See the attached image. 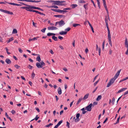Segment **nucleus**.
Returning <instances> with one entry per match:
<instances>
[{
	"instance_id": "nucleus-15",
	"label": "nucleus",
	"mask_w": 128,
	"mask_h": 128,
	"mask_svg": "<svg viewBox=\"0 0 128 128\" xmlns=\"http://www.w3.org/2000/svg\"><path fill=\"white\" fill-rule=\"evenodd\" d=\"M127 89L126 88H123L119 90L117 92V93H119L120 92H121L125 90L126 89Z\"/></svg>"
},
{
	"instance_id": "nucleus-51",
	"label": "nucleus",
	"mask_w": 128,
	"mask_h": 128,
	"mask_svg": "<svg viewBox=\"0 0 128 128\" xmlns=\"http://www.w3.org/2000/svg\"><path fill=\"white\" fill-rule=\"evenodd\" d=\"M106 9V12H107V15H108V19H109V12H108V8H106V9Z\"/></svg>"
},
{
	"instance_id": "nucleus-42",
	"label": "nucleus",
	"mask_w": 128,
	"mask_h": 128,
	"mask_svg": "<svg viewBox=\"0 0 128 128\" xmlns=\"http://www.w3.org/2000/svg\"><path fill=\"white\" fill-rule=\"evenodd\" d=\"M115 98L114 97H113L112 98V105H113L114 104V101H115Z\"/></svg>"
},
{
	"instance_id": "nucleus-6",
	"label": "nucleus",
	"mask_w": 128,
	"mask_h": 128,
	"mask_svg": "<svg viewBox=\"0 0 128 128\" xmlns=\"http://www.w3.org/2000/svg\"><path fill=\"white\" fill-rule=\"evenodd\" d=\"M92 104H90V105L86 107L85 109L87 110L88 111H90L92 110Z\"/></svg>"
},
{
	"instance_id": "nucleus-57",
	"label": "nucleus",
	"mask_w": 128,
	"mask_h": 128,
	"mask_svg": "<svg viewBox=\"0 0 128 128\" xmlns=\"http://www.w3.org/2000/svg\"><path fill=\"white\" fill-rule=\"evenodd\" d=\"M35 75V74L34 73V72H33L32 73V78H34V77Z\"/></svg>"
},
{
	"instance_id": "nucleus-19",
	"label": "nucleus",
	"mask_w": 128,
	"mask_h": 128,
	"mask_svg": "<svg viewBox=\"0 0 128 128\" xmlns=\"http://www.w3.org/2000/svg\"><path fill=\"white\" fill-rule=\"evenodd\" d=\"M5 62L8 64H10L11 63V61L9 58H6V60Z\"/></svg>"
},
{
	"instance_id": "nucleus-39",
	"label": "nucleus",
	"mask_w": 128,
	"mask_h": 128,
	"mask_svg": "<svg viewBox=\"0 0 128 128\" xmlns=\"http://www.w3.org/2000/svg\"><path fill=\"white\" fill-rule=\"evenodd\" d=\"M53 125V124L52 123H50L49 124H47L45 126L46 127H49L50 126Z\"/></svg>"
},
{
	"instance_id": "nucleus-5",
	"label": "nucleus",
	"mask_w": 128,
	"mask_h": 128,
	"mask_svg": "<svg viewBox=\"0 0 128 128\" xmlns=\"http://www.w3.org/2000/svg\"><path fill=\"white\" fill-rule=\"evenodd\" d=\"M0 11L2 12H4V13L8 14H10L12 15L13 14V13L12 12H10L8 11L4 10L2 9H0Z\"/></svg>"
},
{
	"instance_id": "nucleus-16",
	"label": "nucleus",
	"mask_w": 128,
	"mask_h": 128,
	"mask_svg": "<svg viewBox=\"0 0 128 128\" xmlns=\"http://www.w3.org/2000/svg\"><path fill=\"white\" fill-rule=\"evenodd\" d=\"M67 11L66 10H62L59 9H58V12L62 13L63 12V14H64V12H66Z\"/></svg>"
},
{
	"instance_id": "nucleus-28",
	"label": "nucleus",
	"mask_w": 128,
	"mask_h": 128,
	"mask_svg": "<svg viewBox=\"0 0 128 128\" xmlns=\"http://www.w3.org/2000/svg\"><path fill=\"white\" fill-rule=\"evenodd\" d=\"M78 6L76 4H72L71 5V6L73 8H75L77 7Z\"/></svg>"
},
{
	"instance_id": "nucleus-44",
	"label": "nucleus",
	"mask_w": 128,
	"mask_h": 128,
	"mask_svg": "<svg viewBox=\"0 0 128 128\" xmlns=\"http://www.w3.org/2000/svg\"><path fill=\"white\" fill-rule=\"evenodd\" d=\"M120 118V116L118 118L116 122V123H115L114 124H116L119 122V120Z\"/></svg>"
},
{
	"instance_id": "nucleus-10",
	"label": "nucleus",
	"mask_w": 128,
	"mask_h": 128,
	"mask_svg": "<svg viewBox=\"0 0 128 128\" xmlns=\"http://www.w3.org/2000/svg\"><path fill=\"white\" fill-rule=\"evenodd\" d=\"M124 45L125 47H127L128 51V39L127 38H126L125 41Z\"/></svg>"
},
{
	"instance_id": "nucleus-22",
	"label": "nucleus",
	"mask_w": 128,
	"mask_h": 128,
	"mask_svg": "<svg viewBox=\"0 0 128 128\" xmlns=\"http://www.w3.org/2000/svg\"><path fill=\"white\" fill-rule=\"evenodd\" d=\"M67 33V32H64V31H62L60 32L59 34L60 35H65Z\"/></svg>"
},
{
	"instance_id": "nucleus-55",
	"label": "nucleus",
	"mask_w": 128,
	"mask_h": 128,
	"mask_svg": "<svg viewBox=\"0 0 128 128\" xmlns=\"http://www.w3.org/2000/svg\"><path fill=\"white\" fill-rule=\"evenodd\" d=\"M99 80H98L95 83H94V86H95L99 82Z\"/></svg>"
},
{
	"instance_id": "nucleus-53",
	"label": "nucleus",
	"mask_w": 128,
	"mask_h": 128,
	"mask_svg": "<svg viewBox=\"0 0 128 128\" xmlns=\"http://www.w3.org/2000/svg\"><path fill=\"white\" fill-rule=\"evenodd\" d=\"M51 10L52 11L58 12V9H51Z\"/></svg>"
},
{
	"instance_id": "nucleus-20",
	"label": "nucleus",
	"mask_w": 128,
	"mask_h": 128,
	"mask_svg": "<svg viewBox=\"0 0 128 128\" xmlns=\"http://www.w3.org/2000/svg\"><path fill=\"white\" fill-rule=\"evenodd\" d=\"M39 37H37L36 38V37H34V38H30V39L29 40H28V41H29V42H30V41H31L32 40H37V39H38V38H39Z\"/></svg>"
},
{
	"instance_id": "nucleus-30",
	"label": "nucleus",
	"mask_w": 128,
	"mask_h": 128,
	"mask_svg": "<svg viewBox=\"0 0 128 128\" xmlns=\"http://www.w3.org/2000/svg\"><path fill=\"white\" fill-rule=\"evenodd\" d=\"M17 32V31L16 29H13L12 33L13 34H16Z\"/></svg>"
},
{
	"instance_id": "nucleus-35",
	"label": "nucleus",
	"mask_w": 128,
	"mask_h": 128,
	"mask_svg": "<svg viewBox=\"0 0 128 128\" xmlns=\"http://www.w3.org/2000/svg\"><path fill=\"white\" fill-rule=\"evenodd\" d=\"M38 116L37 115L36 116V117L34 118V119H32V120L31 121V122L32 121V120H36V121L37 120H38V118H39V117H38Z\"/></svg>"
},
{
	"instance_id": "nucleus-64",
	"label": "nucleus",
	"mask_w": 128,
	"mask_h": 128,
	"mask_svg": "<svg viewBox=\"0 0 128 128\" xmlns=\"http://www.w3.org/2000/svg\"><path fill=\"white\" fill-rule=\"evenodd\" d=\"M35 109L37 110L38 112H40V110L38 108H36Z\"/></svg>"
},
{
	"instance_id": "nucleus-38",
	"label": "nucleus",
	"mask_w": 128,
	"mask_h": 128,
	"mask_svg": "<svg viewBox=\"0 0 128 128\" xmlns=\"http://www.w3.org/2000/svg\"><path fill=\"white\" fill-rule=\"evenodd\" d=\"M82 100V98H80L78 99V102H77V103H76V104H78L79 103L81 102Z\"/></svg>"
},
{
	"instance_id": "nucleus-52",
	"label": "nucleus",
	"mask_w": 128,
	"mask_h": 128,
	"mask_svg": "<svg viewBox=\"0 0 128 128\" xmlns=\"http://www.w3.org/2000/svg\"><path fill=\"white\" fill-rule=\"evenodd\" d=\"M106 9V12H107V15H108V19H109V12H108V8H106V9Z\"/></svg>"
},
{
	"instance_id": "nucleus-3",
	"label": "nucleus",
	"mask_w": 128,
	"mask_h": 128,
	"mask_svg": "<svg viewBox=\"0 0 128 128\" xmlns=\"http://www.w3.org/2000/svg\"><path fill=\"white\" fill-rule=\"evenodd\" d=\"M117 78L115 76H114L113 78L111 79L109 82L108 83V84L106 86V87H109L111 86V84H113L115 80Z\"/></svg>"
},
{
	"instance_id": "nucleus-17",
	"label": "nucleus",
	"mask_w": 128,
	"mask_h": 128,
	"mask_svg": "<svg viewBox=\"0 0 128 128\" xmlns=\"http://www.w3.org/2000/svg\"><path fill=\"white\" fill-rule=\"evenodd\" d=\"M36 66L37 68H42L41 64L39 62H37L36 64Z\"/></svg>"
},
{
	"instance_id": "nucleus-62",
	"label": "nucleus",
	"mask_w": 128,
	"mask_h": 128,
	"mask_svg": "<svg viewBox=\"0 0 128 128\" xmlns=\"http://www.w3.org/2000/svg\"><path fill=\"white\" fill-rule=\"evenodd\" d=\"M58 38L60 40H62L63 39V38L60 36H59L58 37Z\"/></svg>"
},
{
	"instance_id": "nucleus-18",
	"label": "nucleus",
	"mask_w": 128,
	"mask_h": 128,
	"mask_svg": "<svg viewBox=\"0 0 128 128\" xmlns=\"http://www.w3.org/2000/svg\"><path fill=\"white\" fill-rule=\"evenodd\" d=\"M86 22H88V23L89 26H90V28H91L92 30V32L93 33L94 32V29H93V27L92 26L91 24L90 23V22H89L88 21H87Z\"/></svg>"
},
{
	"instance_id": "nucleus-63",
	"label": "nucleus",
	"mask_w": 128,
	"mask_h": 128,
	"mask_svg": "<svg viewBox=\"0 0 128 128\" xmlns=\"http://www.w3.org/2000/svg\"><path fill=\"white\" fill-rule=\"evenodd\" d=\"M11 112L12 113V114H14L15 113H16L15 111L14 110H12Z\"/></svg>"
},
{
	"instance_id": "nucleus-1",
	"label": "nucleus",
	"mask_w": 128,
	"mask_h": 128,
	"mask_svg": "<svg viewBox=\"0 0 128 128\" xmlns=\"http://www.w3.org/2000/svg\"><path fill=\"white\" fill-rule=\"evenodd\" d=\"M48 2L50 3H53L52 4L58 6H65L66 4L65 3L66 1H64L50 0Z\"/></svg>"
},
{
	"instance_id": "nucleus-36",
	"label": "nucleus",
	"mask_w": 128,
	"mask_h": 128,
	"mask_svg": "<svg viewBox=\"0 0 128 128\" xmlns=\"http://www.w3.org/2000/svg\"><path fill=\"white\" fill-rule=\"evenodd\" d=\"M62 122V120H60L58 122V123L56 125H57V126H59L60 124Z\"/></svg>"
},
{
	"instance_id": "nucleus-37",
	"label": "nucleus",
	"mask_w": 128,
	"mask_h": 128,
	"mask_svg": "<svg viewBox=\"0 0 128 128\" xmlns=\"http://www.w3.org/2000/svg\"><path fill=\"white\" fill-rule=\"evenodd\" d=\"M78 26H80V25L77 24H73V26L74 27H76Z\"/></svg>"
},
{
	"instance_id": "nucleus-32",
	"label": "nucleus",
	"mask_w": 128,
	"mask_h": 128,
	"mask_svg": "<svg viewBox=\"0 0 128 128\" xmlns=\"http://www.w3.org/2000/svg\"><path fill=\"white\" fill-rule=\"evenodd\" d=\"M78 2L80 3H85L86 2L83 0H79Z\"/></svg>"
},
{
	"instance_id": "nucleus-41",
	"label": "nucleus",
	"mask_w": 128,
	"mask_h": 128,
	"mask_svg": "<svg viewBox=\"0 0 128 128\" xmlns=\"http://www.w3.org/2000/svg\"><path fill=\"white\" fill-rule=\"evenodd\" d=\"M13 38H10L9 40H8V43H9L11 41H12V40H14Z\"/></svg>"
},
{
	"instance_id": "nucleus-45",
	"label": "nucleus",
	"mask_w": 128,
	"mask_h": 128,
	"mask_svg": "<svg viewBox=\"0 0 128 128\" xmlns=\"http://www.w3.org/2000/svg\"><path fill=\"white\" fill-rule=\"evenodd\" d=\"M46 28H44L42 29L41 30V31L43 33L45 32L46 30Z\"/></svg>"
},
{
	"instance_id": "nucleus-43",
	"label": "nucleus",
	"mask_w": 128,
	"mask_h": 128,
	"mask_svg": "<svg viewBox=\"0 0 128 128\" xmlns=\"http://www.w3.org/2000/svg\"><path fill=\"white\" fill-rule=\"evenodd\" d=\"M14 66L17 69H19L20 67V66H18L17 64H16L14 65Z\"/></svg>"
},
{
	"instance_id": "nucleus-25",
	"label": "nucleus",
	"mask_w": 128,
	"mask_h": 128,
	"mask_svg": "<svg viewBox=\"0 0 128 128\" xmlns=\"http://www.w3.org/2000/svg\"><path fill=\"white\" fill-rule=\"evenodd\" d=\"M41 1V0H30L29 2H40Z\"/></svg>"
},
{
	"instance_id": "nucleus-50",
	"label": "nucleus",
	"mask_w": 128,
	"mask_h": 128,
	"mask_svg": "<svg viewBox=\"0 0 128 128\" xmlns=\"http://www.w3.org/2000/svg\"><path fill=\"white\" fill-rule=\"evenodd\" d=\"M71 28L69 27L68 28H67L66 29H65V30L67 31V32L69 31L70 30Z\"/></svg>"
},
{
	"instance_id": "nucleus-40",
	"label": "nucleus",
	"mask_w": 128,
	"mask_h": 128,
	"mask_svg": "<svg viewBox=\"0 0 128 128\" xmlns=\"http://www.w3.org/2000/svg\"><path fill=\"white\" fill-rule=\"evenodd\" d=\"M88 5V3L85 4L84 5V7L85 8L86 10H87L88 9V8L87 7V6Z\"/></svg>"
},
{
	"instance_id": "nucleus-27",
	"label": "nucleus",
	"mask_w": 128,
	"mask_h": 128,
	"mask_svg": "<svg viewBox=\"0 0 128 128\" xmlns=\"http://www.w3.org/2000/svg\"><path fill=\"white\" fill-rule=\"evenodd\" d=\"M52 38L54 41H57L58 40V38L57 37L55 36H52Z\"/></svg>"
},
{
	"instance_id": "nucleus-14",
	"label": "nucleus",
	"mask_w": 128,
	"mask_h": 128,
	"mask_svg": "<svg viewBox=\"0 0 128 128\" xmlns=\"http://www.w3.org/2000/svg\"><path fill=\"white\" fill-rule=\"evenodd\" d=\"M54 16L55 17H57L59 18H61L65 17V16L62 15H55Z\"/></svg>"
},
{
	"instance_id": "nucleus-60",
	"label": "nucleus",
	"mask_w": 128,
	"mask_h": 128,
	"mask_svg": "<svg viewBox=\"0 0 128 128\" xmlns=\"http://www.w3.org/2000/svg\"><path fill=\"white\" fill-rule=\"evenodd\" d=\"M80 116V114L79 113L77 114L76 115V118H79Z\"/></svg>"
},
{
	"instance_id": "nucleus-49",
	"label": "nucleus",
	"mask_w": 128,
	"mask_h": 128,
	"mask_svg": "<svg viewBox=\"0 0 128 128\" xmlns=\"http://www.w3.org/2000/svg\"><path fill=\"white\" fill-rule=\"evenodd\" d=\"M105 41H104L102 43V49L104 50V45Z\"/></svg>"
},
{
	"instance_id": "nucleus-7",
	"label": "nucleus",
	"mask_w": 128,
	"mask_h": 128,
	"mask_svg": "<svg viewBox=\"0 0 128 128\" xmlns=\"http://www.w3.org/2000/svg\"><path fill=\"white\" fill-rule=\"evenodd\" d=\"M58 22L59 27L62 26L65 24L64 21L62 20Z\"/></svg>"
},
{
	"instance_id": "nucleus-2",
	"label": "nucleus",
	"mask_w": 128,
	"mask_h": 128,
	"mask_svg": "<svg viewBox=\"0 0 128 128\" xmlns=\"http://www.w3.org/2000/svg\"><path fill=\"white\" fill-rule=\"evenodd\" d=\"M27 6H23L20 8H21L25 9L27 11L32 12L33 10L32 9H34V6H32L31 5L27 4L26 5Z\"/></svg>"
},
{
	"instance_id": "nucleus-34",
	"label": "nucleus",
	"mask_w": 128,
	"mask_h": 128,
	"mask_svg": "<svg viewBox=\"0 0 128 128\" xmlns=\"http://www.w3.org/2000/svg\"><path fill=\"white\" fill-rule=\"evenodd\" d=\"M41 65L42 66V68L43 66H46V64L45 63L42 61L41 62H40Z\"/></svg>"
},
{
	"instance_id": "nucleus-56",
	"label": "nucleus",
	"mask_w": 128,
	"mask_h": 128,
	"mask_svg": "<svg viewBox=\"0 0 128 128\" xmlns=\"http://www.w3.org/2000/svg\"><path fill=\"white\" fill-rule=\"evenodd\" d=\"M52 8H58V6L55 5H52Z\"/></svg>"
},
{
	"instance_id": "nucleus-29",
	"label": "nucleus",
	"mask_w": 128,
	"mask_h": 128,
	"mask_svg": "<svg viewBox=\"0 0 128 128\" xmlns=\"http://www.w3.org/2000/svg\"><path fill=\"white\" fill-rule=\"evenodd\" d=\"M100 0H96L98 2V6L99 8L100 9V2L99 1Z\"/></svg>"
},
{
	"instance_id": "nucleus-13",
	"label": "nucleus",
	"mask_w": 128,
	"mask_h": 128,
	"mask_svg": "<svg viewBox=\"0 0 128 128\" xmlns=\"http://www.w3.org/2000/svg\"><path fill=\"white\" fill-rule=\"evenodd\" d=\"M121 69H120L119 70H118L116 74L114 76H115L116 78H118V76L120 74V72L121 71Z\"/></svg>"
},
{
	"instance_id": "nucleus-8",
	"label": "nucleus",
	"mask_w": 128,
	"mask_h": 128,
	"mask_svg": "<svg viewBox=\"0 0 128 128\" xmlns=\"http://www.w3.org/2000/svg\"><path fill=\"white\" fill-rule=\"evenodd\" d=\"M105 22L106 23V28H107V30L108 31V32H110V31L109 29V28L108 26V18L107 17H106L105 18Z\"/></svg>"
},
{
	"instance_id": "nucleus-21",
	"label": "nucleus",
	"mask_w": 128,
	"mask_h": 128,
	"mask_svg": "<svg viewBox=\"0 0 128 128\" xmlns=\"http://www.w3.org/2000/svg\"><path fill=\"white\" fill-rule=\"evenodd\" d=\"M89 95V94H86L84 96L83 98V99L84 100H85L87 99Z\"/></svg>"
},
{
	"instance_id": "nucleus-48",
	"label": "nucleus",
	"mask_w": 128,
	"mask_h": 128,
	"mask_svg": "<svg viewBox=\"0 0 128 128\" xmlns=\"http://www.w3.org/2000/svg\"><path fill=\"white\" fill-rule=\"evenodd\" d=\"M32 12H36V13H38V14H39V13H40V12H38V11L37 10H32Z\"/></svg>"
},
{
	"instance_id": "nucleus-12",
	"label": "nucleus",
	"mask_w": 128,
	"mask_h": 128,
	"mask_svg": "<svg viewBox=\"0 0 128 128\" xmlns=\"http://www.w3.org/2000/svg\"><path fill=\"white\" fill-rule=\"evenodd\" d=\"M96 50H98V53H99V56H100V55L101 49L100 48H99L98 49V45L97 44H96Z\"/></svg>"
},
{
	"instance_id": "nucleus-23",
	"label": "nucleus",
	"mask_w": 128,
	"mask_h": 128,
	"mask_svg": "<svg viewBox=\"0 0 128 128\" xmlns=\"http://www.w3.org/2000/svg\"><path fill=\"white\" fill-rule=\"evenodd\" d=\"M10 5L16 6H22L21 4H18L14 3H10Z\"/></svg>"
},
{
	"instance_id": "nucleus-54",
	"label": "nucleus",
	"mask_w": 128,
	"mask_h": 128,
	"mask_svg": "<svg viewBox=\"0 0 128 128\" xmlns=\"http://www.w3.org/2000/svg\"><path fill=\"white\" fill-rule=\"evenodd\" d=\"M18 1H26L28 2H29L30 0H18Z\"/></svg>"
},
{
	"instance_id": "nucleus-61",
	"label": "nucleus",
	"mask_w": 128,
	"mask_h": 128,
	"mask_svg": "<svg viewBox=\"0 0 128 128\" xmlns=\"http://www.w3.org/2000/svg\"><path fill=\"white\" fill-rule=\"evenodd\" d=\"M79 120H80V119H79V118H76L75 119V122H78V121H79Z\"/></svg>"
},
{
	"instance_id": "nucleus-31",
	"label": "nucleus",
	"mask_w": 128,
	"mask_h": 128,
	"mask_svg": "<svg viewBox=\"0 0 128 128\" xmlns=\"http://www.w3.org/2000/svg\"><path fill=\"white\" fill-rule=\"evenodd\" d=\"M103 2V4H104V8H105L106 9V8H107V6H106V1H104Z\"/></svg>"
},
{
	"instance_id": "nucleus-4",
	"label": "nucleus",
	"mask_w": 128,
	"mask_h": 128,
	"mask_svg": "<svg viewBox=\"0 0 128 128\" xmlns=\"http://www.w3.org/2000/svg\"><path fill=\"white\" fill-rule=\"evenodd\" d=\"M108 41L109 43V44L110 45V46H112V42L111 40L110 32H108Z\"/></svg>"
},
{
	"instance_id": "nucleus-33",
	"label": "nucleus",
	"mask_w": 128,
	"mask_h": 128,
	"mask_svg": "<svg viewBox=\"0 0 128 128\" xmlns=\"http://www.w3.org/2000/svg\"><path fill=\"white\" fill-rule=\"evenodd\" d=\"M34 9H37V10H40L41 11H43L44 10H43L42 9H41L40 8H38V7H36L34 6Z\"/></svg>"
},
{
	"instance_id": "nucleus-46",
	"label": "nucleus",
	"mask_w": 128,
	"mask_h": 128,
	"mask_svg": "<svg viewBox=\"0 0 128 128\" xmlns=\"http://www.w3.org/2000/svg\"><path fill=\"white\" fill-rule=\"evenodd\" d=\"M66 123L67 124L66 126H67L68 128H70V123L68 122H67Z\"/></svg>"
},
{
	"instance_id": "nucleus-58",
	"label": "nucleus",
	"mask_w": 128,
	"mask_h": 128,
	"mask_svg": "<svg viewBox=\"0 0 128 128\" xmlns=\"http://www.w3.org/2000/svg\"><path fill=\"white\" fill-rule=\"evenodd\" d=\"M90 0L93 3V5H94V6L96 8V6L95 4H94V2L93 0Z\"/></svg>"
},
{
	"instance_id": "nucleus-59",
	"label": "nucleus",
	"mask_w": 128,
	"mask_h": 128,
	"mask_svg": "<svg viewBox=\"0 0 128 128\" xmlns=\"http://www.w3.org/2000/svg\"><path fill=\"white\" fill-rule=\"evenodd\" d=\"M18 49L20 53H22V50L20 48H19Z\"/></svg>"
},
{
	"instance_id": "nucleus-11",
	"label": "nucleus",
	"mask_w": 128,
	"mask_h": 128,
	"mask_svg": "<svg viewBox=\"0 0 128 128\" xmlns=\"http://www.w3.org/2000/svg\"><path fill=\"white\" fill-rule=\"evenodd\" d=\"M58 94L60 95L62 93V90L60 87H59L58 89Z\"/></svg>"
},
{
	"instance_id": "nucleus-9",
	"label": "nucleus",
	"mask_w": 128,
	"mask_h": 128,
	"mask_svg": "<svg viewBox=\"0 0 128 128\" xmlns=\"http://www.w3.org/2000/svg\"><path fill=\"white\" fill-rule=\"evenodd\" d=\"M48 30H51L58 29V28L54 26L49 27H48Z\"/></svg>"
},
{
	"instance_id": "nucleus-24",
	"label": "nucleus",
	"mask_w": 128,
	"mask_h": 128,
	"mask_svg": "<svg viewBox=\"0 0 128 128\" xmlns=\"http://www.w3.org/2000/svg\"><path fill=\"white\" fill-rule=\"evenodd\" d=\"M102 96L101 95H99L98 96L97 98L96 99V100L97 101H99L102 98Z\"/></svg>"
},
{
	"instance_id": "nucleus-47",
	"label": "nucleus",
	"mask_w": 128,
	"mask_h": 128,
	"mask_svg": "<svg viewBox=\"0 0 128 128\" xmlns=\"http://www.w3.org/2000/svg\"><path fill=\"white\" fill-rule=\"evenodd\" d=\"M28 67L30 69H31L32 68H33V67L31 66L30 65H29Z\"/></svg>"
},
{
	"instance_id": "nucleus-26",
	"label": "nucleus",
	"mask_w": 128,
	"mask_h": 128,
	"mask_svg": "<svg viewBox=\"0 0 128 128\" xmlns=\"http://www.w3.org/2000/svg\"><path fill=\"white\" fill-rule=\"evenodd\" d=\"M36 60L40 62L41 61V58L39 56H38L36 58Z\"/></svg>"
}]
</instances>
